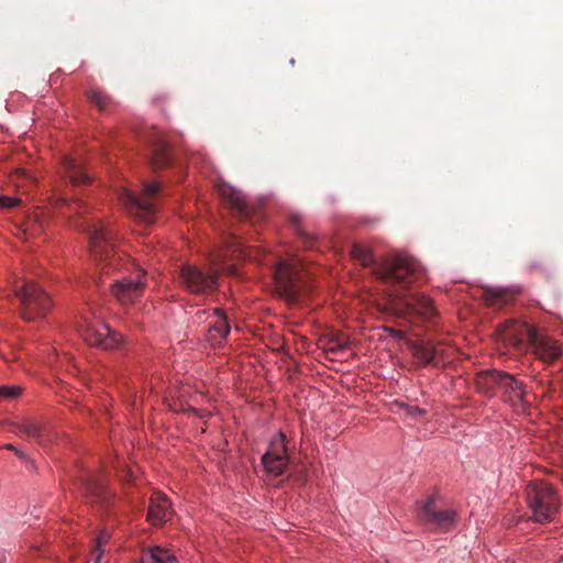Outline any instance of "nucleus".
<instances>
[{
	"mask_svg": "<svg viewBox=\"0 0 563 563\" xmlns=\"http://www.w3.org/2000/svg\"><path fill=\"white\" fill-rule=\"evenodd\" d=\"M227 245V253L224 256H229V252H231L230 256L232 257H239L243 254V250L241 249V243L236 241L235 238H231L230 241L225 242Z\"/></svg>",
	"mask_w": 563,
	"mask_h": 563,
	"instance_id": "29",
	"label": "nucleus"
},
{
	"mask_svg": "<svg viewBox=\"0 0 563 563\" xmlns=\"http://www.w3.org/2000/svg\"><path fill=\"white\" fill-rule=\"evenodd\" d=\"M349 340L343 335H338L335 339L331 340L329 351L338 352L347 349Z\"/></svg>",
	"mask_w": 563,
	"mask_h": 563,
	"instance_id": "31",
	"label": "nucleus"
},
{
	"mask_svg": "<svg viewBox=\"0 0 563 563\" xmlns=\"http://www.w3.org/2000/svg\"><path fill=\"white\" fill-rule=\"evenodd\" d=\"M273 277L276 291L289 303L297 302L308 291L303 272L297 262L280 261Z\"/></svg>",
	"mask_w": 563,
	"mask_h": 563,
	"instance_id": "7",
	"label": "nucleus"
},
{
	"mask_svg": "<svg viewBox=\"0 0 563 563\" xmlns=\"http://www.w3.org/2000/svg\"><path fill=\"white\" fill-rule=\"evenodd\" d=\"M162 194L163 188L159 183L144 181L140 194L124 190L121 200L131 217L140 223L150 225L156 219Z\"/></svg>",
	"mask_w": 563,
	"mask_h": 563,
	"instance_id": "4",
	"label": "nucleus"
},
{
	"mask_svg": "<svg viewBox=\"0 0 563 563\" xmlns=\"http://www.w3.org/2000/svg\"><path fill=\"white\" fill-rule=\"evenodd\" d=\"M217 190L222 202L231 210L234 217L243 220L251 218L252 208L240 190L224 183L218 184Z\"/></svg>",
	"mask_w": 563,
	"mask_h": 563,
	"instance_id": "14",
	"label": "nucleus"
},
{
	"mask_svg": "<svg viewBox=\"0 0 563 563\" xmlns=\"http://www.w3.org/2000/svg\"><path fill=\"white\" fill-rule=\"evenodd\" d=\"M81 338L90 345L99 346L104 350L119 347L123 342V335L102 322H90L82 320L79 325Z\"/></svg>",
	"mask_w": 563,
	"mask_h": 563,
	"instance_id": "9",
	"label": "nucleus"
},
{
	"mask_svg": "<svg viewBox=\"0 0 563 563\" xmlns=\"http://www.w3.org/2000/svg\"><path fill=\"white\" fill-rule=\"evenodd\" d=\"M374 275L389 287L390 310L400 318L430 320L437 314L433 301L419 292L406 294L427 279L426 269L413 257L396 254L375 264Z\"/></svg>",
	"mask_w": 563,
	"mask_h": 563,
	"instance_id": "1",
	"label": "nucleus"
},
{
	"mask_svg": "<svg viewBox=\"0 0 563 563\" xmlns=\"http://www.w3.org/2000/svg\"><path fill=\"white\" fill-rule=\"evenodd\" d=\"M82 489L93 504L100 503L102 506H107L111 500V494L107 490L103 482L95 475H87L82 478Z\"/></svg>",
	"mask_w": 563,
	"mask_h": 563,
	"instance_id": "18",
	"label": "nucleus"
},
{
	"mask_svg": "<svg viewBox=\"0 0 563 563\" xmlns=\"http://www.w3.org/2000/svg\"><path fill=\"white\" fill-rule=\"evenodd\" d=\"M517 296V291L509 288L487 287L484 288L483 299L490 307H501L509 303Z\"/></svg>",
	"mask_w": 563,
	"mask_h": 563,
	"instance_id": "20",
	"label": "nucleus"
},
{
	"mask_svg": "<svg viewBox=\"0 0 563 563\" xmlns=\"http://www.w3.org/2000/svg\"><path fill=\"white\" fill-rule=\"evenodd\" d=\"M351 256L362 266H369L375 263L371 247L362 244H353L351 247Z\"/></svg>",
	"mask_w": 563,
	"mask_h": 563,
	"instance_id": "24",
	"label": "nucleus"
},
{
	"mask_svg": "<svg viewBox=\"0 0 563 563\" xmlns=\"http://www.w3.org/2000/svg\"><path fill=\"white\" fill-rule=\"evenodd\" d=\"M15 296L20 301V314L26 321L44 318L52 308L49 296L34 282L15 286Z\"/></svg>",
	"mask_w": 563,
	"mask_h": 563,
	"instance_id": "8",
	"label": "nucleus"
},
{
	"mask_svg": "<svg viewBox=\"0 0 563 563\" xmlns=\"http://www.w3.org/2000/svg\"><path fill=\"white\" fill-rule=\"evenodd\" d=\"M74 205L76 207V213H78L79 216L82 214V212H85V206L82 205V202L80 200H76L74 201Z\"/></svg>",
	"mask_w": 563,
	"mask_h": 563,
	"instance_id": "35",
	"label": "nucleus"
},
{
	"mask_svg": "<svg viewBox=\"0 0 563 563\" xmlns=\"http://www.w3.org/2000/svg\"><path fill=\"white\" fill-rule=\"evenodd\" d=\"M262 463L269 474L274 476L284 474L288 464V455L285 435L282 432L272 439L267 452L262 456Z\"/></svg>",
	"mask_w": 563,
	"mask_h": 563,
	"instance_id": "11",
	"label": "nucleus"
},
{
	"mask_svg": "<svg viewBox=\"0 0 563 563\" xmlns=\"http://www.w3.org/2000/svg\"><path fill=\"white\" fill-rule=\"evenodd\" d=\"M76 228L87 233L90 255L95 262L102 265V273L108 274L110 268H115L118 260L112 244L113 232L100 221L89 219L76 223Z\"/></svg>",
	"mask_w": 563,
	"mask_h": 563,
	"instance_id": "3",
	"label": "nucleus"
},
{
	"mask_svg": "<svg viewBox=\"0 0 563 563\" xmlns=\"http://www.w3.org/2000/svg\"><path fill=\"white\" fill-rule=\"evenodd\" d=\"M526 498L532 519L539 523L553 521L559 514L561 501L555 488L542 481L530 482L526 486Z\"/></svg>",
	"mask_w": 563,
	"mask_h": 563,
	"instance_id": "5",
	"label": "nucleus"
},
{
	"mask_svg": "<svg viewBox=\"0 0 563 563\" xmlns=\"http://www.w3.org/2000/svg\"><path fill=\"white\" fill-rule=\"evenodd\" d=\"M3 448L9 450V451H13V452H15V450H18V448L15 445L11 444V443L5 444Z\"/></svg>",
	"mask_w": 563,
	"mask_h": 563,
	"instance_id": "38",
	"label": "nucleus"
},
{
	"mask_svg": "<svg viewBox=\"0 0 563 563\" xmlns=\"http://www.w3.org/2000/svg\"><path fill=\"white\" fill-rule=\"evenodd\" d=\"M504 371L487 369L482 371L475 376V386L478 393L488 398L495 397L499 391V382H501Z\"/></svg>",
	"mask_w": 563,
	"mask_h": 563,
	"instance_id": "17",
	"label": "nucleus"
},
{
	"mask_svg": "<svg viewBox=\"0 0 563 563\" xmlns=\"http://www.w3.org/2000/svg\"><path fill=\"white\" fill-rule=\"evenodd\" d=\"M219 269L236 274L234 266L227 265L222 260H213V265L208 272L195 265H183L179 271L180 284L191 294L202 295L216 289Z\"/></svg>",
	"mask_w": 563,
	"mask_h": 563,
	"instance_id": "6",
	"label": "nucleus"
},
{
	"mask_svg": "<svg viewBox=\"0 0 563 563\" xmlns=\"http://www.w3.org/2000/svg\"><path fill=\"white\" fill-rule=\"evenodd\" d=\"M62 164L65 177L68 178L74 187L88 184L90 181V178L84 170L81 164L75 159L70 157H64Z\"/></svg>",
	"mask_w": 563,
	"mask_h": 563,
	"instance_id": "21",
	"label": "nucleus"
},
{
	"mask_svg": "<svg viewBox=\"0 0 563 563\" xmlns=\"http://www.w3.org/2000/svg\"><path fill=\"white\" fill-rule=\"evenodd\" d=\"M151 143V165L154 169L167 167L170 164L169 145L162 134L152 132L148 136Z\"/></svg>",
	"mask_w": 563,
	"mask_h": 563,
	"instance_id": "15",
	"label": "nucleus"
},
{
	"mask_svg": "<svg viewBox=\"0 0 563 563\" xmlns=\"http://www.w3.org/2000/svg\"><path fill=\"white\" fill-rule=\"evenodd\" d=\"M170 504L162 493H153L150 499L147 520L154 526H163L170 517Z\"/></svg>",
	"mask_w": 563,
	"mask_h": 563,
	"instance_id": "16",
	"label": "nucleus"
},
{
	"mask_svg": "<svg viewBox=\"0 0 563 563\" xmlns=\"http://www.w3.org/2000/svg\"><path fill=\"white\" fill-rule=\"evenodd\" d=\"M289 222L295 228L297 233L303 238L305 244L307 246H311L313 244L314 239L309 233H307L305 231V229L302 228V218H301V216H299V214H291L289 217Z\"/></svg>",
	"mask_w": 563,
	"mask_h": 563,
	"instance_id": "26",
	"label": "nucleus"
},
{
	"mask_svg": "<svg viewBox=\"0 0 563 563\" xmlns=\"http://www.w3.org/2000/svg\"><path fill=\"white\" fill-rule=\"evenodd\" d=\"M505 340L515 345L528 342L540 360L552 363L562 355L563 347L529 323L510 321L505 329Z\"/></svg>",
	"mask_w": 563,
	"mask_h": 563,
	"instance_id": "2",
	"label": "nucleus"
},
{
	"mask_svg": "<svg viewBox=\"0 0 563 563\" xmlns=\"http://www.w3.org/2000/svg\"><path fill=\"white\" fill-rule=\"evenodd\" d=\"M21 394V388L18 386H0V398L13 399Z\"/></svg>",
	"mask_w": 563,
	"mask_h": 563,
	"instance_id": "33",
	"label": "nucleus"
},
{
	"mask_svg": "<svg viewBox=\"0 0 563 563\" xmlns=\"http://www.w3.org/2000/svg\"><path fill=\"white\" fill-rule=\"evenodd\" d=\"M20 202V199L8 197V196H0V207L2 208H13L18 206Z\"/></svg>",
	"mask_w": 563,
	"mask_h": 563,
	"instance_id": "34",
	"label": "nucleus"
},
{
	"mask_svg": "<svg viewBox=\"0 0 563 563\" xmlns=\"http://www.w3.org/2000/svg\"><path fill=\"white\" fill-rule=\"evenodd\" d=\"M418 516L421 521L429 525L432 529L442 532L452 529L456 521V512L451 509L438 510L433 498H430L421 507Z\"/></svg>",
	"mask_w": 563,
	"mask_h": 563,
	"instance_id": "12",
	"label": "nucleus"
},
{
	"mask_svg": "<svg viewBox=\"0 0 563 563\" xmlns=\"http://www.w3.org/2000/svg\"><path fill=\"white\" fill-rule=\"evenodd\" d=\"M349 340L343 335H338L335 339L331 340L329 351L338 352L347 349Z\"/></svg>",
	"mask_w": 563,
	"mask_h": 563,
	"instance_id": "32",
	"label": "nucleus"
},
{
	"mask_svg": "<svg viewBox=\"0 0 563 563\" xmlns=\"http://www.w3.org/2000/svg\"><path fill=\"white\" fill-rule=\"evenodd\" d=\"M413 356L422 362L423 365H439L443 360V352L439 350L431 341H421L412 345Z\"/></svg>",
	"mask_w": 563,
	"mask_h": 563,
	"instance_id": "19",
	"label": "nucleus"
},
{
	"mask_svg": "<svg viewBox=\"0 0 563 563\" xmlns=\"http://www.w3.org/2000/svg\"><path fill=\"white\" fill-rule=\"evenodd\" d=\"M141 563H178V561L169 550L154 545L142 550Z\"/></svg>",
	"mask_w": 563,
	"mask_h": 563,
	"instance_id": "22",
	"label": "nucleus"
},
{
	"mask_svg": "<svg viewBox=\"0 0 563 563\" xmlns=\"http://www.w3.org/2000/svg\"><path fill=\"white\" fill-rule=\"evenodd\" d=\"M214 314L217 320L210 324L208 338L212 344H218L229 334L230 325L222 310L216 309Z\"/></svg>",
	"mask_w": 563,
	"mask_h": 563,
	"instance_id": "23",
	"label": "nucleus"
},
{
	"mask_svg": "<svg viewBox=\"0 0 563 563\" xmlns=\"http://www.w3.org/2000/svg\"><path fill=\"white\" fill-rule=\"evenodd\" d=\"M409 413L412 416V417H416V416H421L424 413V410L415 406V407H411L409 409Z\"/></svg>",
	"mask_w": 563,
	"mask_h": 563,
	"instance_id": "36",
	"label": "nucleus"
},
{
	"mask_svg": "<svg viewBox=\"0 0 563 563\" xmlns=\"http://www.w3.org/2000/svg\"><path fill=\"white\" fill-rule=\"evenodd\" d=\"M15 455L21 459V460H26V454L24 452H22L21 450H15Z\"/></svg>",
	"mask_w": 563,
	"mask_h": 563,
	"instance_id": "37",
	"label": "nucleus"
},
{
	"mask_svg": "<svg viewBox=\"0 0 563 563\" xmlns=\"http://www.w3.org/2000/svg\"><path fill=\"white\" fill-rule=\"evenodd\" d=\"M504 401L515 408L525 409L527 406V385L516 375L504 372L498 389Z\"/></svg>",
	"mask_w": 563,
	"mask_h": 563,
	"instance_id": "13",
	"label": "nucleus"
},
{
	"mask_svg": "<svg viewBox=\"0 0 563 563\" xmlns=\"http://www.w3.org/2000/svg\"><path fill=\"white\" fill-rule=\"evenodd\" d=\"M349 340L343 335H338L335 339L331 340L329 351L338 352L347 349Z\"/></svg>",
	"mask_w": 563,
	"mask_h": 563,
	"instance_id": "30",
	"label": "nucleus"
},
{
	"mask_svg": "<svg viewBox=\"0 0 563 563\" xmlns=\"http://www.w3.org/2000/svg\"><path fill=\"white\" fill-rule=\"evenodd\" d=\"M145 288V272L137 271L134 277H122L111 284V294L121 305L139 300Z\"/></svg>",
	"mask_w": 563,
	"mask_h": 563,
	"instance_id": "10",
	"label": "nucleus"
},
{
	"mask_svg": "<svg viewBox=\"0 0 563 563\" xmlns=\"http://www.w3.org/2000/svg\"><path fill=\"white\" fill-rule=\"evenodd\" d=\"M15 429L18 432L25 434L27 438L41 442L42 429L36 422L32 420H25L15 424Z\"/></svg>",
	"mask_w": 563,
	"mask_h": 563,
	"instance_id": "25",
	"label": "nucleus"
},
{
	"mask_svg": "<svg viewBox=\"0 0 563 563\" xmlns=\"http://www.w3.org/2000/svg\"><path fill=\"white\" fill-rule=\"evenodd\" d=\"M88 100L95 104L100 111L107 110L108 106L110 104L111 100L108 96L101 93L97 90H90L87 93Z\"/></svg>",
	"mask_w": 563,
	"mask_h": 563,
	"instance_id": "27",
	"label": "nucleus"
},
{
	"mask_svg": "<svg viewBox=\"0 0 563 563\" xmlns=\"http://www.w3.org/2000/svg\"><path fill=\"white\" fill-rule=\"evenodd\" d=\"M109 534L107 532H101L98 538L96 539V545L91 551V560H93L95 563H100L104 550L102 549V545L108 542Z\"/></svg>",
	"mask_w": 563,
	"mask_h": 563,
	"instance_id": "28",
	"label": "nucleus"
}]
</instances>
